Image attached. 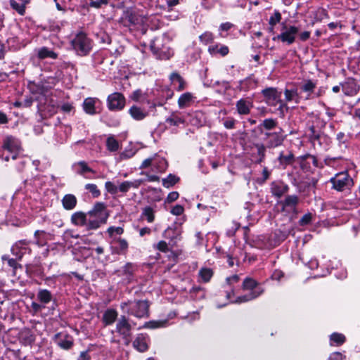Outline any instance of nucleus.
I'll return each mask as SVG.
<instances>
[{
	"label": "nucleus",
	"mask_w": 360,
	"mask_h": 360,
	"mask_svg": "<svg viewBox=\"0 0 360 360\" xmlns=\"http://www.w3.org/2000/svg\"><path fill=\"white\" fill-rule=\"evenodd\" d=\"M252 106V103L245 99H240L236 103L237 111L240 115H248Z\"/></svg>",
	"instance_id": "obj_13"
},
{
	"label": "nucleus",
	"mask_w": 360,
	"mask_h": 360,
	"mask_svg": "<svg viewBox=\"0 0 360 360\" xmlns=\"http://www.w3.org/2000/svg\"><path fill=\"white\" fill-rule=\"evenodd\" d=\"M117 244L116 252L117 254H125L128 248V243L126 240L118 238L116 240Z\"/></svg>",
	"instance_id": "obj_29"
},
{
	"label": "nucleus",
	"mask_w": 360,
	"mask_h": 360,
	"mask_svg": "<svg viewBox=\"0 0 360 360\" xmlns=\"http://www.w3.org/2000/svg\"><path fill=\"white\" fill-rule=\"evenodd\" d=\"M217 52L219 53L222 56H225L229 53V48L226 46H223L217 51Z\"/></svg>",
	"instance_id": "obj_64"
},
{
	"label": "nucleus",
	"mask_w": 360,
	"mask_h": 360,
	"mask_svg": "<svg viewBox=\"0 0 360 360\" xmlns=\"http://www.w3.org/2000/svg\"><path fill=\"white\" fill-rule=\"evenodd\" d=\"M295 158L292 152H288L286 155H285L283 153H281L278 157V161L280 164L284 167H285L287 165L292 164Z\"/></svg>",
	"instance_id": "obj_22"
},
{
	"label": "nucleus",
	"mask_w": 360,
	"mask_h": 360,
	"mask_svg": "<svg viewBox=\"0 0 360 360\" xmlns=\"http://www.w3.org/2000/svg\"><path fill=\"white\" fill-rule=\"evenodd\" d=\"M330 340L340 345L345 342V337L342 334L335 333L330 335Z\"/></svg>",
	"instance_id": "obj_41"
},
{
	"label": "nucleus",
	"mask_w": 360,
	"mask_h": 360,
	"mask_svg": "<svg viewBox=\"0 0 360 360\" xmlns=\"http://www.w3.org/2000/svg\"><path fill=\"white\" fill-rule=\"evenodd\" d=\"M162 323L161 322H159V321H148V322H146L144 326H143V328H159L162 326Z\"/></svg>",
	"instance_id": "obj_47"
},
{
	"label": "nucleus",
	"mask_w": 360,
	"mask_h": 360,
	"mask_svg": "<svg viewBox=\"0 0 360 360\" xmlns=\"http://www.w3.org/2000/svg\"><path fill=\"white\" fill-rule=\"evenodd\" d=\"M297 96V90L285 89V100L287 101H291Z\"/></svg>",
	"instance_id": "obj_45"
},
{
	"label": "nucleus",
	"mask_w": 360,
	"mask_h": 360,
	"mask_svg": "<svg viewBox=\"0 0 360 360\" xmlns=\"http://www.w3.org/2000/svg\"><path fill=\"white\" fill-rule=\"evenodd\" d=\"M155 210L150 206H146L142 209L141 218L146 219L148 223H153L155 220Z\"/></svg>",
	"instance_id": "obj_16"
},
{
	"label": "nucleus",
	"mask_w": 360,
	"mask_h": 360,
	"mask_svg": "<svg viewBox=\"0 0 360 360\" xmlns=\"http://www.w3.org/2000/svg\"><path fill=\"white\" fill-rule=\"evenodd\" d=\"M316 88V83L313 82L311 80H308L304 82V84L302 86L301 89L302 91L311 94L314 91Z\"/></svg>",
	"instance_id": "obj_40"
},
{
	"label": "nucleus",
	"mask_w": 360,
	"mask_h": 360,
	"mask_svg": "<svg viewBox=\"0 0 360 360\" xmlns=\"http://www.w3.org/2000/svg\"><path fill=\"white\" fill-rule=\"evenodd\" d=\"M311 219H312V215L311 213H307L306 214H304L300 219V221H299V224L301 226H304V225H307L308 224H309L311 221Z\"/></svg>",
	"instance_id": "obj_46"
},
{
	"label": "nucleus",
	"mask_w": 360,
	"mask_h": 360,
	"mask_svg": "<svg viewBox=\"0 0 360 360\" xmlns=\"http://www.w3.org/2000/svg\"><path fill=\"white\" fill-rule=\"evenodd\" d=\"M333 188L338 191L350 188L353 184L352 179L347 172H340L330 179Z\"/></svg>",
	"instance_id": "obj_5"
},
{
	"label": "nucleus",
	"mask_w": 360,
	"mask_h": 360,
	"mask_svg": "<svg viewBox=\"0 0 360 360\" xmlns=\"http://www.w3.org/2000/svg\"><path fill=\"white\" fill-rule=\"evenodd\" d=\"M62 203L65 210H70L75 207L77 198L74 195L67 194L63 197Z\"/></svg>",
	"instance_id": "obj_14"
},
{
	"label": "nucleus",
	"mask_w": 360,
	"mask_h": 360,
	"mask_svg": "<svg viewBox=\"0 0 360 360\" xmlns=\"http://www.w3.org/2000/svg\"><path fill=\"white\" fill-rule=\"evenodd\" d=\"M117 317V313L114 309H108L103 316V321L105 325H111Z\"/></svg>",
	"instance_id": "obj_20"
},
{
	"label": "nucleus",
	"mask_w": 360,
	"mask_h": 360,
	"mask_svg": "<svg viewBox=\"0 0 360 360\" xmlns=\"http://www.w3.org/2000/svg\"><path fill=\"white\" fill-rule=\"evenodd\" d=\"M281 26V33L276 37H274V40L277 39L288 44H292L295 41V37L300 31V27L293 25H288L285 22H282Z\"/></svg>",
	"instance_id": "obj_3"
},
{
	"label": "nucleus",
	"mask_w": 360,
	"mask_h": 360,
	"mask_svg": "<svg viewBox=\"0 0 360 360\" xmlns=\"http://www.w3.org/2000/svg\"><path fill=\"white\" fill-rule=\"evenodd\" d=\"M178 198H179V193L177 192H175V191L171 192L167 195V202L169 203L175 201L176 200H177Z\"/></svg>",
	"instance_id": "obj_54"
},
{
	"label": "nucleus",
	"mask_w": 360,
	"mask_h": 360,
	"mask_svg": "<svg viewBox=\"0 0 360 360\" xmlns=\"http://www.w3.org/2000/svg\"><path fill=\"white\" fill-rule=\"evenodd\" d=\"M129 114L134 119L136 120H142L148 115V113L145 110H142L141 108H139L136 105L132 106L129 109Z\"/></svg>",
	"instance_id": "obj_18"
},
{
	"label": "nucleus",
	"mask_w": 360,
	"mask_h": 360,
	"mask_svg": "<svg viewBox=\"0 0 360 360\" xmlns=\"http://www.w3.org/2000/svg\"><path fill=\"white\" fill-rule=\"evenodd\" d=\"M79 167V169L77 171V173L84 175L86 172H91L93 174L95 173V171L90 168L86 162L80 161L77 164Z\"/></svg>",
	"instance_id": "obj_34"
},
{
	"label": "nucleus",
	"mask_w": 360,
	"mask_h": 360,
	"mask_svg": "<svg viewBox=\"0 0 360 360\" xmlns=\"http://www.w3.org/2000/svg\"><path fill=\"white\" fill-rule=\"evenodd\" d=\"M38 57L40 59H45L46 58L56 59L58 57V55L47 47H42L38 50Z\"/></svg>",
	"instance_id": "obj_23"
},
{
	"label": "nucleus",
	"mask_w": 360,
	"mask_h": 360,
	"mask_svg": "<svg viewBox=\"0 0 360 360\" xmlns=\"http://www.w3.org/2000/svg\"><path fill=\"white\" fill-rule=\"evenodd\" d=\"M153 162V158H147L146 159L140 166V169H145L149 167Z\"/></svg>",
	"instance_id": "obj_59"
},
{
	"label": "nucleus",
	"mask_w": 360,
	"mask_h": 360,
	"mask_svg": "<svg viewBox=\"0 0 360 360\" xmlns=\"http://www.w3.org/2000/svg\"><path fill=\"white\" fill-rule=\"evenodd\" d=\"M258 283L257 282L251 278H246L242 285V288L244 290H250L251 291L255 290V288H257Z\"/></svg>",
	"instance_id": "obj_25"
},
{
	"label": "nucleus",
	"mask_w": 360,
	"mask_h": 360,
	"mask_svg": "<svg viewBox=\"0 0 360 360\" xmlns=\"http://www.w3.org/2000/svg\"><path fill=\"white\" fill-rule=\"evenodd\" d=\"M156 248L161 251V252H167L169 251V248H168V245H167V243L164 241V240H161L160 241L157 245H156Z\"/></svg>",
	"instance_id": "obj_48"
},
{
	"label": "nucleus",
	"mask_w": 360,
	"mask_h": 360,
	"mask_svg": "<svg viewBox=\"0 0 360 360\" xmlns=\"http://www.w3.org/2000/svg\"><path fill=\"white\" fill-rule=\"evenodd\" d=\"M54 342L63 349H69L73 345V338L66 333H58L54 335Z\"/></svg>",
	"instance_id": "obj_8"
},
{
	"label": "nucleus",
	"mask_w": 360,
	"mask_h": 360,
	"mask_svg": "<svg viewBox=\"0 0 360 360\" xmlns=\"http://www.w3.org/2000/svg\"><path fill=\"white\" fill-rule=\"evenodd\" d=\"M142 96H143V94H142L141 91V90H136V91H135L132 94L131 98L134 101H139L141 98Z\"/></svg>",
	"instance_id": "obj_56"
},
{
	"label": "nucleus",
	"mask_w": 360,
	"mask_h": 360,
	"mask_svg": "<svg viewBox=\"0 0 360 360\" xmlns=\"http://www.w3.org/2000/svg\"><path fill=\"white\" fill-rule=\"evenodd\" d=\"M166 122L171 125L178 126L179 124L184 123V120L180 117H178L174 113H172L171 116L166 120Z\"/></svg>",
	"instance_id": "obj_36"
},
{
	"label": "nucleus",
	"mask_w": 360,
	"mask_h": 360,
	"mask_svg": "<svg viewBox=\"0 0 360 360\" xmlns=\"http://www.w3.org/2000/svg\"><path fill=\"white\" fill-rule=\"evenodd\" d=\"M281 20V15L278 11H276L269 19V25L271 26V30H273L274 26L279 22Z\"/></svg>",
	"instance_id": "obj_43"
},
{
	"label": "nucleus",
	"mask_w": 360,
	"mask_h": 360,
	"mask_svg": "<svg viewBox=\"0 0 360 360\" xmlns=\"http://www.w3.org/2000/svg\"><path fill=\"white\" fill-rule=\"evenodd\" d=\"M263 291L264 290L262 289H256V290L251 291L247 295L238 297L234 302L242 303L252 300L262 295Z\"/></svg>",
	"instance_id": "obj_12"
},
{
	"label": "nucleus",
	"mask_w": 360,
	"mask_h": 360,
	"mask_svg": "<svg viewBox=\"0 0 360 360\" xmlns=\"http://www.w3.org/2000/svg\"><path fill=\"white\" fill-rule=\"evenodd\" d=\"M142 183L141 180L134 181H124L118 187V190L122 193H127L131 188H137Z\"/></svg>",
	"instance_id": "obj_17"
},
{
	"label": "nucleus",
	"mask_w": 360,
	"mask_h": 360,
	"mask_svg": "<svg viewBox=\"0 0 360 360\" xmlns=\"http://www.w3.org/2000/svg\"><path fill=\"white\" fill-rule=\"evenodd\" d=\"M329 18L327 11L323 8H318L314 13V19L316 21H322Z\"/></svg>",
	"instance_id": "obj_33"
},
{
	"label": "nucleus",
	"mask_w": 360,
	"mask_h": 360,
	"mask_svg": "<svg viewBox=\"0 0 360 360\" xmlns=\"http://www.w3.org/2000/svg\"><path fill=\"white\" fill-rule=\"evenodd\" d=\"M192 95L190 93H185L182 94L179 100H178V104L180 108H184L186 106H188L190 103V102L192 100Z\"/></svg>",
	"instance_id": "obj_27"
},
{
	"label": "nucleus",
	"mask_w": 360,
	"mask_h": 360,
	"mask_svg": "<svg viewBox=\"0 0 360 360\" xmlns=\"http://www.w3.org/2000/svg\"><path fill=\"white\" fill-rule=\"evenodd\" d=\"M299 198L295 195H288L282 201H280L278 204L281 205V210L286 212H295L296 206L298 204Z\"/></svg>",
	"instance_id": "obj_10"
},
{
	"label": "nucleus",
	"mask_w": 360,
	"mask_h": 360,
	"mask_svg": "<svg viewBox=\"0 0 360 360\" xmlns=\"http://www.w3.org/2000/svg\"><path fill=\"white\" fill-rule=\"evenodd\" d=\"M201 41L206 43L211 42L213 39L212 34L210 32H205L200 37Z\"/></svg>",
	"instance_id": "obj_51"
},
{
	"label": "nucleus",
	"mask_w": 360,
	"mask_h": 360,
	"mask_svg": "<svg viewBox=\"0 0 360 360\" xmlns=\"http://www.w3.org/2000/svg\"><path fill=\"white\" fill-rule=\"evenodd\" d=\"M30 245V241L27 240H20L17 241L11 248L12 252L13 254H15L16 255H18V252L16 251H20L21 250L26 249V248Z\"/></svg>",
	"instance_id": "obj_26"
},
{
	"label": "nucleus",
	"mask_w": 360,
	"mask_h": 360,
	"mask_svg": "<svg viewBox=\"0 0 360 360\" xmlns=\"http://www.w3.org/2000/svg\"><path fill=\"white\" fill-rule=\"evenodd\" d=\"M300 39L304 41H307L310 37V32L309 31H304L300 34Z\"/></svg>",
	"instance_id": "obj_61"
},
{
	"label": "nucleus",
	"mask_w": 360,
	"mask_h": 360,
	"mask_svg": "<svg viewBox=\"0 0 360 360\" xmlns=\"http://www.w3.org/2000/svg\"><path fill=\"white\" fill-rule=\"evenodd\" d=\"M95 103L96 101L94 98H86L84 101L83 107L84 111L90 115H94L96 113L95 110Z\"/></svg>",
	"instance_id": "obj_24"
},
{
	"label": "nucleus",
	"mask_w": 360,
	"mask_h": 360,
	"mask_svg": "<svg viewBox=\"0 0 360 360\" xmlns=\"http://www.w3.org/2000/svg\"><path fill=\"white\" fill-rule=\"evenodd\" d=\"M184 212V207L181 205H176L171 210L172 214L179 216L181 215Z\"/></svg>",
	"instance_id": "obj_50"
},
{
	"label": "nucleus",
	"mask_w": 360,
	"mask_h": 360,
	"mask_svg": "<svg viewBox=\"0 0 360 360\" xmlns=\"http://www.w3.org/2000/svg\"><path fill=\"white\" fill-rule=\"evenodd\" d=\"M123 229L121 227L111 226L108 229V232L109 233L110 235H112L114 233H116L118 235H121L123 233Z\"/></svg>",
	"instance_id": "obj_52"
},
{
	"label": "nucleus",
	"mask_w": 360,
	"mask_h": 360,
	"mask_svg": "<svg viewBox=\"0 0 360 360\" xmlns=\"http://www.w3.org/2000/svg\"><path fill=\"white\" fill-rule=\"evenodd\" d=\"M170 79L172 81L176 80L179 83H184L183 78L176 72H173L170 76Z\"/></svg>",
	"instance_id": "obj_58"
},
{
	"label": "nucleus",
	"mask_w": 360,
	"mask_h": 360,
	"mask_svg": "<svg viewBox=\"0 0 360 360\" xmlns=\"http://www.w3.org/2000/svg\"><path fill=\"white\" fill-rule=\"evenodd\" d=\"M86 217L85 213L77 212L74 213L71 217V221L77 226H84L86 224Z\"/></svg>",
	"instance_id": "obj_21"
},
{
	"label": "nucleus",
	"mask_w": 360,
	"mask_h": 360,
	"mask_svg": "<svg viewBox=\"0 0 360 360\" xmlns=\"http://www.w3.org/2000/svg\"><path fill=\"white\" fill-rule=\"evenodd\" d=\"M132 326L129 323L125 316H121L116 324L117 332L123 336L124 338H128L131 336Z\"/></svg>",
	"instance_id": "obj_9"
},
{
	"label": "nucleus",
	"mask_w": 360,
	"mask_h": 360,
	"mask_svg": "<svg viewBox=\"0 0 360 360\" xmlns=\"http://www.w3.org/2000/svg\"><path fill=\"white\" fill-rule=\"evenodd\" d=\"M265 101L269 105L276 106L279 104V109L285 106V103L281 99V93L278 92L275 88H267L262 91Z\"/></svg>",
	"instance_id": "obj_6"
},
{
	"label": "nucleus",
	"mask_w": 360,
	"mask_h": 360,
	"mask_svg": "<svg viewBox=\"0 0 360 360\" xmlns=\"http://www.w3.org/2000/svg\"><path fill=\"white\" fill-rule=\"evenodd\" d=\"M38 299L43 303H49L52 298L51 292L47 290H41L37 295Z\"/></svg>",
	"instance_id": "obj_30"
},
{
	"label": "nucleus",
	"mask_w": 360,
	"mask_h": 360,
	"mask_svg": "<svg viewBox=\"0 0 360 360\" xmlns=\"http://www.w3.org/2000/svg\"><path fill=\"white\" fill-rule=\"evenodd\" d=\"M179 181V178L175 175L169 174L167 178L162 179V185L165 188H170Z\"/></svg>",
	"instance_id": "obj_28"
},
{
	"label": "nucleus",
	"mask_w": 360,
	"mask_h": 360,
	"mask_svg": "<svg viewBox=\"0 0 360 360\" xmlns=\"http://www.w3.org/2000/svg\"><path fill=\"white\" fill-rule=\"evenodd\" d=\"M120 307L123 311L136 318H148L149 316L150 303L148 300H129L122 302Z\"/></svg>",
	"instance_id": "obj_1"
},
{
	"label": "nucleus",
	"mask_w": 360,
	"mask_h": 360,
	"mask_svg": "<svg viewBox=\"0 0 360 360\" xmlns=\"http://www.w3.org/2000/svg\"><path fill=\"white\" fill-rule=\"evenodd\" d=\"M277 122L274 119H266L260 124V127H263L265 129L270 130L276 127Z\"/></svg>",
	"instance_id": "obj_38"
},
{
	"label": "nucleus",
	"mask_w": 360,
	"mask_h": 360,
	"mask_svg": "<svg viewBox=\"0 0 360 360\" xmlns=\"http://www.w3.org/2000/svg\"><path fill=\"white\" fill-rule=\"evenodd\" d=\"M255 147L257 149V154L262 158L265 157V146L263 144H256Z\"/></svg>",
	"instance_id": "obj_53"
},
{
	"label": "nucleus",
	"mask_w": 360,
	"mask_h": 360,
	"mask_svg": "<svg viewBox=\"0 0 360 360\" xmlns=\"http://www.w3.org/2000/svg\"><path fill=\"white\" fill-rule=\"evenodd\" d=\"M108 150L112 152L117 151L119 149V143L113 136H109L106 141Z\"/></svg>",
	"instance_id": "obj_32"
},
{
	"label": "nucleus",
	"mask_w": 360,
	"mask_h": 360,
	"mask_svg": "<svg viewBox=\"0 0 360 360\" xmlns=\"http://www.w3.org/2000/svg\"><path fill=\"white\" fill-rule=\"evenodd\" d=\"M133 346L139 352H143L148 349L146 338L143 335L140 334L133 342Z\"/></svg>",
	"instance_id": "obj_15"
},
{
	"label": "nucleus",
	"mask_w": 360,
	"mask_h": 360,
	"mask_svg": "<svg viewBox=\"0 0 360 360\" xmlns=\"http://www.w3.org/2000/svg\"><path fill=\"white\" fill-rule=\"evenodd\" d=\"M73 49L80 56L86 55L91 50V44L89 39L85 34L79 33L72 41Z\"/></svg>",
	"instance_id": "obj_4"
},
{
	"label": "nucleus",
	"mask_w": 360,
	"mask_h": 360,
	"mask_svg": "<svg viewBox=\"0 0 360 360\" xmlns=\"http://www.w3.org/2000/svg\"><path fill=\"white\" fill-rule=\"evenodd\" d=\"M224 125L226 129H233L235 125V120L233 119H228L224 122Z\"/></svg>",
	"instance_id": "obj_57"
},
{
	"label": "nucleus",
	"mask_w": 360,
	"mask_h": 360,
	"mask_svg": "<svg viewBox=\"0 0 360 360\" xmlns=\"http://www.w3.org/2000/svg\"><path fill=\"white\" fill-rule=\"evenodd\" d=\"M20 340L25 345H31L35 341V336L30 330H25L21 333Z\"/></svg>",
	"instance_id": "obj_19"
},
{
	"label": "nucleus",
	"mask_w": 360,
	"mask_h": 360,
	"mask_svg": "<svg viewBox=\"0 0 360 360\" xmlns=\"http://www.w3.org/2000/svg\"><path fill=\"white\" fill-rule=\"evenodd\" d=\"M11 6L20 15H23L25 13V6L18 3L15 0H11L10 1Z\"/></svg>",
	"instance_id": "obj_42"
},
{
	"label": "nucleus",
	"mask_w": 360,
	"mask_h": 360,
	"mask_svg": "<svg viewBox=\"0 0 360 360\" xmlns=\"http://www.w3.org/2000/svg\"><path fill=\"white\" fill-rule=\"evenodd\" d=\"M266 146L268 148H275L282 144L284 137L282 130L278 132H266L264 134Z\"/></svg>",
	"instance_id": "obj_11"
},
{
	"label": "nucleus",
	"mask_w": 360,
	"mask_h": 360,
	"mask_svg": "<svg viewBox=\"0 0 360 360\" xmlns=\"http://www.w3.org/2000/svg\"><path fill=\"white\" fill-rule=\"evenodd\" d=\"M328 360H342V355L340 352H335L330 356Z\"/></svg>",
	"instance_id": "obj_60"
},
{
	"label": "nucleus",
	"mask_w": 360,
	"mask_h": 360,
	"mask_svg": "<svg viewBox=\"0 0 360 360\" xmlns=\"http://www.w3.org/2000/svg\"><path fill=\"white\" fill-rule=\"evenodd\" d=\"M199 276L204 282H208L213 276V271L209 268H202L199 271Z\"/></svg>",
	"instance_id": "obj_31"
},
{
	"label": "nucleus",
	"mask_w": 360,
	"mask_h": 360,
	"mask_svg": "<svg viewBox=\"0 0 360 360\" xmlns=\"http://www.w3.org/2000/svg\"><path fill=\"white\" fill-rule=\"evenodd\" d=\"M3 148L10 152H13L17 149V145L11 138H7L4 141Z\"/></svg>",
	"instance_id": "obj_37"
},
{
	"label": "nucleus",
	"mask_w": 360,
	"mask_h": 360,
	"mask_svg": "<svg viewBox=\"0 0 360 360\" xmlns=\"http://www.w3.org/2000/svg\"><path fill=\"white\" fill-rule=\"evenodd\" d=\"M108 2V0H96L92 1L90 3V6L94 7L96 8H98L101 7L102 5H106Z\"/></svg>",
	"instance_id": "obj_49"
},
{
	"label": "nucleus",
	"mask_w": 360,
	"mask_h": 360,
	"mask_svg": "<svg viewBox=\"0 0 360 360\" xmlns=\"http://www.w3.org/2000/svg\"><path fill=\"white\" fill-rule=\"evenodd\" d=\"M105 186L108 193L111 194H116L117 193L118 187L115 186L112 182H105Z\"/></svg>",
	"instance_id": "obj_44"
},
{
	"label": "nucleus",
	"mask_w": 360,
	"mask_h": 360,
	"mask_svg": "<svg viewBox=\"0 0 360 360\" xmlns=\"http://www.w3.org/2000/svg\"><path fill=\"white\" fill-rule=\"evenodd\" d=\"M125 105V98L124 96L117 92H115L108 97V106L110 110H122Z\"/></svg>",
	"instance_id": "obj_7"
},
{
	"label": "nucleus",
	"mask_w": 360,
	"mask_h": 360,
	"mask_svg": "<svg viewBox=\"0 0 360 360\" xmlns=\"http://www.w3.org/2000/svg\"><path fill=\"white\" fill-rule=\"evenodd\" d=\"M233 27V25L231 22H225L222 23L220 25V30L221 31H228Z\"/></svg>",
	"instance_id": "obj_62"
},
{
	"label": "nucleus",
	"mask_w": 360,
	"mask_h": 360,
	"mask_svg": "<svg viewBox=\"0 0 360 360\" xmlns=\"http://www.w3.org/2000/svg\"><path fill=\"white\" fill-rule=\"evenodd\" d=\"M85 189L89 191L94 198H97L101 195V192L96 184H88L85 186Z\"/></svg>",
	"instance_id": "obj_39"
},
{
	"label": "nucleus",
	"mask_w": 360,
	"mask_h": 360,
	"mask_svg": "<svg viewBox=\"0 0 360 360\" xmlns=\"http://www.w3.org/2000/svg\"><path fill=\"white\" fill-rule=\"evenodd\" d=\"M272 193L275 196L278 198H280L283 195V191L281 188V186L278 185L275 186L272 188Z\"/></svg>",
	"instance_id": "obj_55"
},
{
	"label": "nucleus",
	"mask_w": 360,
	"mask_h": 360,
	"mask_svg": "<svg viewBox=\"0 0 360 360\" xmlns=\"http://www.w3.org/2000/svg\"><path fill=\"white\" fill-rule=\"evenodd\" d=\"M88 214L91 218L87 223L89 229H96L101 224H105L109 215L103 202H96Z\"/></svg>",
	"instance_id": "obj_2"
},
{
	"label": "nucleus",
	"mask_w": 360,
	"mask_h": 360,
	"mask_svg": "<svg viewBox=\"0 0 360 360\" xmlns=\"http://www.w3.org/2000/svg\"><path fill=\"white\" fill-rule=\"evenodd\" d=\"M239 281V276L238 275H233L226 278L228 284H231L232 282L237 283Z\"/></svg>",
	"instance_id": "obj_63"
},
{
	"label": "nucleus",
	"mask_w": 360,
	"mask_h": 360,
	"mask_svg": "<svg viewBox=\"0 0 360 360\" xmlns=\"http://www.w3.org/2000/svg\"><path fill=\"white\" fill-rule=\"evenodd\" d=\"M124 275L126 276L128 281H131L133 277L134 272L135 271V266L131 263H127L124 266Z\"/></svg>",
	"instance_id": "obj_35"
}]
</instances>
